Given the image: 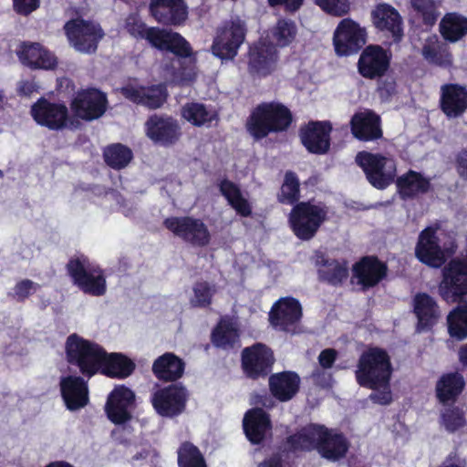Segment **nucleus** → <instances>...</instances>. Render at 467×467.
Returning a JSON list of instances; mask_svg holds the SVG:
<instances>
[{
	"instance_id": "18",
	"label": "nucleus",
	"mask_w": 467,
	"mask_h": 467,
	"mask_svg": "<svg viewBox=\"0 0 467 467\" xmlns=\"http://www.w3.org/2000/svg\"><path fill=\"white\" fill-rule=\"evenodd\" d=\"M387 275V266L373 256L363 257L352 267L351 283L362 289L377 285Z\"/></svg>"
},
{
	"instance_id": "29",
	"label": "nucleus",
	"mask_w": 467,
	"mask_h": 467,
	"mask_svg": "<svg viewBox=\"0 0 467 467\" xmlns=\"http://www.w3.org/2000/svg\"><path fill=\"white\" fill-rule=\"evenodd\" d=\"M150 10L152 16L163 25H181L188 16L184 0H151Z\"/></svg>"
},
{
	"instance_id": "28",
	"label": "nucleus",
	"mask_w": 467,
	"mask_h": 467,
	"mask_svg": "<svg viewBox=\"0 0 467 467\" xmlns=\"http://www.w3.org/2000/svg\"><path fill=\"white\" fill-rule=\"evenodd\" d=\"M331 125L327 121H313L300 131L301 141L312 153H326L330 146Z\"/></svg>"
},
{
	"instance_id": "13",
	"label": "nucleus",
	"mask_w": 467,
	"mask_h": 467,
	"mask_svg": "<svg viewBox=\"0 0 467 467\" xmlns=\"http://www.w3.org/2000/svg\"><path fill=\"white\" fill-rule=\"evenodd\" d=\"M67 36L70 44L79 52H95L99 41L104 33L101 27L93 22L75 19L65 25Z\"/></svg>"
},
{
	"instance_id": "46",
	"label": "nucleus",
	"mask_w": 467,
	"mask_h": 467,
	"mask_svg": "<svg viewBox=\"0 0 467 467\" xmlns=\"http://www.w3.org/2000/svg\"><path fill=\"white\" fill-rule=\"evenodd\" d=\"M177 454L179 467H207L204 456L200 449L191 441L182 442Z\"/></svg>"
},
{
	"instance_id": "9",
	"label": "nucleus",
	"mask_w": 467,
	"mask_h": 467,
	"mask_svg": "<svg viewBox=\"0 0 467 467\" xmlns=\"http://www.w3.org/2000/svg\"><path fill=\"white\" fill-rule=\"evenodd\" d=\"M246 26L240 17L224 21L218 28L212 45L213 54L221 59H234L245 39Z\"/></svg>"
},
{
	"instance_id": "44",
	"label": "nucleus",
	"mask_w": 467,
	"mask_h": 467,
	"mask_svg": "<svg viewBox=\"0 0 467 467\" xmlns=\"http://www.w3.org/2000/svg\"><path fill=\"white\" fill-rule=\"evenodd\" d=\"M211 340L216 348H234L239 341L238 329L230 321L221 320L212 331Z\"/></svg>"
},
{
	"instance_id": "26",
	"label": "nucleus",
	"mask_w": 467,
	"mask_h": 467,
	"mask_svg": "<svg viewBox=\"0 0 467 467\" xmlns=\"http://www.w3.org/2000/svg\"><path fill=\"white\" fill-rule=\"evenodd\" d=\"M302 317V308L298 300L288 297L275 304L269 315L273 327L285 332H291Z\"/></svg>"
},
{
	"instance_id": "58",
	"label": "nucleus",
	"mask_w": 467,
	"mask_h": 467,
	"mask_svg": "<svg viewBox=\"0 0 467 467\" xmlns=\"http://www.w3.org/2000/svg\"><path fill=\"white\" fill-rule=\"evenodd\" d=\"M213 294H194V297L192 299V305L198 307L209 306L212 303Z\"/></svg>"
},
{
	"instance_id": "38",
	"label": "nucleus",
	"mask_w": 467,
	"mask_h": 467,
	"mask_svg": "<svg viewBox=\"0 0 467 467\" xmlns=\"http://www.w3.org/2000/svg\"><path fill=\"white\" fill-rule=\"evenodd\" d=\"M20 61L30 67L52 69L57 65L55 56L39 44H24L17 52Z\"/></svg>"
},
{
	"instance_id": "43",
	"label": "nucleus",
	"mask_w": 467,
	"mask_h": 467,
	"mask_svg": "<svg viewBox=\"0 0 467 467\" xmlns=\"http://www.w3.org/2000/svg\"><path fill=\"white\" fill-rule=\"evenodd\" d=\"M430 180L420 173L410 171L397 180V187L403 199L425 193L430 188Z\"/></svg>"
},
{
	"instance_id": "33",
	"label": "nucleus",
	"mask_w": 467,
	"mask_h": 467,
	"mask_svg": "<svg viewBox=\"0 0 467 467\" xmlns=\"http://www.w3.org/2000/svg\"><path fill=\"white\" fill-rule=\"evenodd\" d=\"M300 377L295 371H282L271 374L268 379L272 396L281 402L292 400L299 391Z\"/></svg>"
},
{
	"instance_id": "4",
	"label": "nucleus",
	"mask_w": 467,
	"mask_h": 467,
	"mask_svg": "<svg viewBox=\"0 0 467 467\" xmlns=\"http://www.w3.org/2000/svg\"><path fill=\"white\" fill-rule=\"evenodd\" d=\"M104 347L86 339L77 333L70 334L65 342L66 360L88 379L99 374Z\"/></svg>"
},
{
	"instance_id": "5",
	"label": "nucleus",
	"mask_w": 467,
	"mask_h": 467,
	"mask_svg": "<svg viewBox=\"0 0 467 467\" xmlns=\"http://www.w3.org/2000/svg\"><path fill=\"white\" fill-rule=\"evenodd\" d=\"M438 223L422 230L415 246V256L421 263L433 267H441L446 260L455 254L457 244L451 236L442 240Z\"/></svg>"
},
{
	"instance_id": "3",
	"label": "nucleus",
	"mask_w": 467,
	"mask_h": 467,
	"mask_svg": "<svg viewBox=\"0 0 467 467\" xmlns=\"http://www.w3.org/2000/svg\"><path fill=\"white\" fill-rule=\"evenodd\" d=\"M125 28L132 36L146 39L160 50L171 51L180 57L189 58L191 64L194 63L192 47L180 34L157 27L148 28L136 14L126 18Z\"/></svg>"
},
{
	"instance_id": "55",
	"label": "nucleus",
	"mask_w": 467,
	"mask_h": 467,
	"mask_svg": "<svg viewBox=\"0 0 467 467\" xmlns=\"http://www.w3.org/2000/svg\"><path fill=\"white\" fill-rule=\"evenodd\" d=\"M337 351L334 348H326L318 356V361L323 368H330L337 358Z\"/></svg>"
},
{
	"instance_id": "1",
	"label": "nucleus",
	"mask_w": 467,
	"mask_h": 467,
	"mask_svg": "<svg viewBox=\"0 0 467 467\" xmlns=\"http://www.w3.org/2000/svg\"><path fill=\"white\" fill-rule=\"evenodd\" d=\"M350 443L344 433L325 425L310 423L285 437L279 444L283 453L317 451L322 458L336 462L344 458Z\"/></svg>"
},
{
	"instance_id": "36",
	"label": "nucleus",
	"mask_w": 467,
	"mask_h": 467,
	"mask_svg": "<svg viewBox=\"0 0 467 467\" xmlns=\"http://www.w3.org/2000/svg\"><path fill=\"white\" fill-rule=\"evenodd\" d=\"M465 379L460 372L443 373L435 385V395L440 403L455 402L465 389Z\"/></svg>"
},
{
	"instance_id": "21",
	"label": "nucleus",
	"mask_w": 467,
	"mask_h": 467,
	"mask_svg": "<svg viewBox=\"0 0 467 467\" xmlns=\"http://www.w3.org/2000/svg\"><path fill=\"white\" fill-rule=\"evenodd\" d=\"M390 54L379 46H368L358 59V71L367 78L383 76L389 68Z\"/></svg>"
},
{
	"instance_id": "6",
	"label": "nucleus",
	"mask_w": 467,
	"mask_h": 467,
	"mask_svg": "<svg viewBox=\"0 0 467 467\" xmlns=\"http://www.w3.org/2000/svg\"><path fill=\"white\" fill-rule=\"evenodd\" d=\"M292 121L289 109L280 103H263L251 114L247 130L255 139H262L270 132L285 130Z\"/></svg>"
},
{
	"instance_id": "16",
	"label": "nucleus",
	"mask_w": 467,
	"mask_h": 467,
	"mask_svg": "<svg viewBox=\"0 0 467 467\" xmlns=\"http://www.w3.org/2000/svg\"><path fill=\"white\" fill-rule=\"evenodd\" d=\"M67 272L74 283L84 292H104L105 277L99 268L92 267L85 258L71 259Z\"/></svg>"
},
{
	"instance_id": "11",
	"label": "nucleus",
	"mask_w": 467,
	"mask_h": 467,
	"mask_svg": "<svg viewBox=\"0 0 467 467\" xmlns=\"http://www.w3.org/2000/svg\"><path fill=\"white\" fill-rule=\"evenodd\" d=\"M356 161L375 188L385 189L394 181L397 168L391 157L363 151L357 155Z\"/></svg>"
},
{
	"instance_id": "40",
	"label": "nucleus",
	"mask_w": 467,
	"mask_h": 467,
	"mask_svg": "<svg viewBox=\"0 0 467 467\" xmlns=\"http://www.w3.org/2000/svg\"><path fill=\"white\" fill-rule=\"evenodd\" d=\"M218 185L222 195L237 214L248 217L252 213L251 203L237 184L228 180H222Z\"/></svg>"
},
{
	"instance_id": "32",
	"label": "nucleus",
	"mask_w": 467,
	"mask_h": 467,
	"mask_svg": "<svg viewBox=\"0 0 467 467\" xmlns=\"http://www.w3.org/2000/svg\"><path fill=\"white\" fill-rule=\"evenodd\" d=\"M374 26L380 31L392 36L394 42H400L403 36L402 18L399 12L389 5L380 4L372 12Z\"/></svg>"
},
{
	"instance_id": "41",
	"label": "nucleus",
	"mask_w": 467,
	"mask_h": 467,
	"mask_svg": "<svg viewBox=\"0 0 467 467\" xmlns=\"http://www.w3.org/2000/svg\"><path fill=\"white\" fill-rule=\"evenodd\" d=\"M421 53L423 57L431 64L449 67L452 63L448 45L441 41L437 35H431L426 38Z\"/></svg>"
},
{
	"instance_id": "30",
	"label": "nucleus",
	"mask_w": 467,
	"mask_h": 467,
	"mask_svg": "<svg viewBox=\"0 0 467 467\" xmlns=\"http://www.w3.org/2000/svg\"><path fill=\"white\" fill-rule=\"evenodd\" d=\"M184 360L173 352H165L152 363L151 371L154 377L164 383H177L185 371Z\"/></svg>"
},
{
	"instance_id": "59",
	"label": "nucleus",
	"mask_w": 467,
	"mask_h": 467,
	"mask_svg": "<svg viewBox=\"0 0 467 467\" xmlns=\"http://www.w3.org/2000/svg\"><path fill=\"white\" fill-rule=\"evenodd\" d=\"M457 170L460 176L467 180V151L459 154L457 159Z\"/></svg>"
},
{
	"instance_id": "20",
	"label": "nucleus",
	"mask_w": 467,
	"mask_h": 467,
	"mask_svg": "<svg viewBox=\"0 0 467 467\" xmlns=\"http://www.w3.org/2000/svg\"><path fill=\"white\" fill-rule=\"evenodd\" d=\"M320 280L333 285L343 283L348 277V262L330 258L325 252L317 250L312 256Z\"/></svg>"
},
{
	"instance_id": "60",
	"label": "nucleus",
	"mask_w": 467,
	"mask_h": 467,
	"mask_svg": "<svg viewBox=\"0 0 467 467\" xmlns=\"http://www.w3.org/2000/svg\"><path fill=\"white\" fill-rule=\"evenodd\" d=\"M16 289V292H29L30 290H38L40 289V286L38 284L34 283L31 280L26 279L17 283Z\"/></svg>"
},
{
	"instance_id": "45",
	"label": "nucleus",
	"mask_w": 467,
	"mask_h": 467,
	"mask_svg": "<svg viewBox=\"0 0 467 467\" xmlns=\"http://www.w3.org/2000/svg\"><path fill=\"white\" fill-rule=\"evenodd\" d=\"M182 117L194 126L210 125L217 118L216 111L202 103H188L182 109Z\"/></svg>"
},
{
	"instance_id": "14",
	"label": "nucleus",
	"mask_w": 467,
	"mask_h": 467,
	"mask_svg": "<svg viewBox=\"0 0 467 467\" xmlns=\"http://www.w3.org/2000/svg\"><path fill=\"white\" fill-rule=\"evenodd\" d=\"M364 27L350 18L342 19L334 31L333 44L338 56L357 53L366 43Z\"/></svg>"
},
{
	"instance_id": "54",
	"label": "nucleus",
	"mask_w": 467,
	"mask_h": 467,
	"mask_svg": "<svg viewBox=\"0 0 467 467\" xmlns=\"http://www.w3.org/2000/svg\"><path fill=\"white\" fill-rule=\"evenodd\" d=\"M15 10L21 15H28L38 7V0H13Z\"/></svg>"
},
{
	"instance_id": "48",
	"label": "nucleus",
	"mask_w": 467,
	"mask_h": 467,
	"mask_svg": "<svg viewBox=\"0 0 467 467\" xmlns=\"http://www.w3.org/2000/svg\"><path fill=\"white\" fill-rule=\"evenodd\" d=\"M442 0H410L414 11L422 18L427 26H432L440 16L439 8Z\"/></svg>"
},
{
	"instance_id": "51",
	"label": "nucleus",
	"mask_w": 467,
	"mask_h": 467,
	"mask_svg": "<svg viewBox=\"0 0 467 467\" xmlns=\"http://www.w3.org/2000/svg\"><path fill=\"white\" fill-rule=\"evenodd\" d=\"M441 422L449 432H454L466 423L462 409L453 406L444 410L441 413Z\"/></svg>"
},
{
	"instance_id": "56",
	"label": "nucleus",
	"mask_w": 467,
	"mask_h": 467,
	"mask_svg": "<svg viewBox=\"0 0 467 467\" xmlns=\"http://www.w3.org/2000/svg\"><path fill=\"white\" fill-rule=\"evenodd\" d=\"M290 454L283 453L278 447V452L273 453L270 457L265 459L259 463L258 467H284L282 456L288 457Z\"/></svg>"
},
{
	"instance_id": "49",
	"label": "nucleus",
	"mask_w": 467,
	"mask_h": 467,
	"mask_svg": "<svg viewBox=\"0 0 467 467\" xmlns=\"http://www.w3.org/2000/svg\"><path fill=\"white\" fill-rule=\"evenodd\" d=\"M104 159L107 164L114 169H122L132 159L131 150L121 144H115L104 150Z\"/></svg>"
},
{
	"instance_id": "15",
	"label": "nucleus",
	"mask_w": 467,
	"mask_h": 467,
	"mask_svg": "<svg viewBox=\"0 0 467 467\" xmlns=\"http://www.w3.org/2000/svg\"><path fill=\"white\" fill-rule=\"evenodd\" d=\"M165 227L174 235L196 246H204L210 241V233L205 223L191 216L170 217L164 221Z\"/></svg>"
},
{
	"instance_id": "63",
	"label": "nucleus",
	"mask_w": 467,
	"mask_h": 467,
	"mask_svg": "<svg viewBox=\"0 0 467 467\" xmlns=\"http://www.w3.org/2000/svg\"><path fill=\"white\" fill-rule=\"evenodd\" d=\"M45 467H74V466L66 461H55V462H49Z\"/></svg>"
},
{
	"instance_id": "23",
	"label": "nucleus",
	"mask_w": 467,
	"mask_h": 467,
	"mask_svg": "<svg viewBox=\"0 0 467 467\" xmlns=\"http://www.w3.org/2000/svg\"><path fill=\"white\" fill-rule=\"evenodd\" d=\"M121 94L129 100L149 109L160 108L167 98L164 85L143 87L137 83H129L120 88Z\"/></svg>"
},
{
	"instance_id": "2",
	"label": "nucleus",
	"mask_w": 467,
	"mask_h": 467,
	"mask_svg": "<svg viewBox=\"0 0 467 467\" xmlns=\"http://www.w3.org/2000/svg\"><path fill=\"white\" fill-rule=\"evenodd\" d=\"M393 368L386 349L368 347L358 358L355 378L363 388L374 390L368 399L376 404L389 405L392 402L390 380Z\"/></svg>"
},
{
	"instance_id": "27",
	"label": "nucleus",
	"mask_w": 467,
	"mask_h": 467,
	"mask_svg": "<svg viewBox=\"0 0 467 467\" xmlns=\"http://www.w3.org/2000/svg\"><path fill=\"white\" fill-rule=\"evenodd\" d=\"M136 369L135 362L121 352H108L103 350L99 374L109 379H125L131 376Z\"/></svg>"
},
{
	"instance_id": "64",
	"label": "nucleus",
	"mask_w": 467,
	"mask_h": 467,
	"mask_svg": "<svg viewBox=\"0 0 467 467\" xmlns=\"http://www.w3.org/2000/svg\"><path fill=\"white\" fill-rule=\"evenodd\" d=\"M211 291H212V287L207 283L200 284L196 287L193 288V292H198V293L211 292Z\"/></svg>"
},
{
	"instance_id": "12",
	"label": "nucleus",
	"mask_w": 467,
	"mask_h": 467,
	"mask_svg": "<svg viewBox=\"0 0 467 467\" xmlns=\"http://www.w3.org/2000/svg\"><path fill=\"white\" fill-rule=\"evenodd\" d=\"M135 408V392L121 384L115 386L108 395L104 410L110 422L115 425H123L132 420Z\"/></svg>"
},
{
	"instance_id": "31",
	"label": "nucleus",
	"mask_w": 467,
	"mask_h": 467,
	"mask_svg": "<svg viewBox=\"0 0 467 467\" xmlns=\"http://www.w3.org/2000/svg\"><path fill=\"white\" fill-rule=\"evenodd\" d=\"M441 109L450 119L462 116L467 109V88L459 84L441 87Z\"/></svg>"
},
{
	"instance_id": "22",
	"label": "nucleus",
	"mask_w": 467,
	"mask_h": 467,
	"mask_svg": "<svg viewBox=\"0 0 467 467\" xmlns=\"http://www.w3.org/2000/svg\"><path fill=\"white\" fill-rule=\"evenodd\" d=\"M85 377L68 375L60 379V392L69 410H78L88 403V385Z\"/></svg>"
},
{
	"instance_id": "42",
	"label": "nucleus",
	"mask_w": 467,
	"mask_h": 467,
	"mask_svg": "<svg viewBox=\"0 0 467 467\" xmlns=\"http://www.w3.org/2000/svg\"><path fill=\"white\" fill-rule=\"evenodd\" d=\"M439 27L444 40L455 43L467 35V17L456 12L447 13Z\"/></svg>"
},
{
	"instance_id": "57",
	"label": "nucleus",
	"mask_w": 467,
	"mask_h": 467,
	"mask_svg": "<svg viewBox=\"0 0 467 467\" xmlns=\"http://www.w3.org/2000/svg\"><path fill=\"white\" fill-rule=\"evenodd\" d=\"M38 89L39 87L34 79L21 81L18 85V92L25 96H30L34 92H37Z\"/></svg>"
},
{
	"instance_id": "35",
	"label": "nucleus",
	"mask_w": 467,
	"mask_h": 467,
	"mask_svg": "<svg viewBox=\"0 0 467 467\" xmlns=\"http://www.w3.org/2000/svg\"><path fill=\"white\" fill-rule=\"evenodd\" d=\"M350 124L353 135L358 140H374L382 136L380 119L369 109H363L355 113Z\"/></svg>"
},
{
	"instance_id": "47",
	"label": "nucleus",
	"mask_w": 467,
	"mask_h": 467,
	"mask_svg": "<svg viewBox=\"0 0 467 467\" xmlns=\"http://www.w3.org/2000/svg\"><path fill=\"white\" fill-rule=\"evenodd\" d=\"M297 33L296 25L290 19H279L271 30V38L276 47H286L290 45Z\"/></svg>"
},
{
	"instance_id": "25",
	"label": "nucleus",
	"mask_w": 467,
	"mask_h": 467,
	"mask_svg": "<svg viewBox=\"0 0 467 467\" xmlns=\"http://www.w3.org/2000/svg\"><path fill=\"white\" fill-rule=\"evenodd\" d=\"M273 425L270 415L261 408L249 410L243 420V429L247 440L254 445L264 443Z\"/></svg>"
},
{
	"instance_id": "17",
	"label": "nucleus",
	"mask_w": 467,
	"mask_h": 467,
	"mask_svg": "<svg viewBox=\"0 0 467 467\" xmlns=\"http://www.w3.org/2000/svg\"><path fill=\"white\" fill-rule=\"evenodd\" d=\"M107 99L104 93L90 88L77 93L71 102L75 116L85 120H93L106 111Z\"/></svg>"
},
{
	"instance_id": "10",
	"label": "nucleus",
	"mask_w": 467,
	"mask_h": 467,
	"mask_svg": "<svg viewBox=\"0 0 467 467\" xmlns=\"http://www.w3.org/2000/svg\"><path fill=\"white\" fill-rule=\"evenodd\" d=\"M275 362L273 349L267 345L256 342L244 348L241 352V368L244 375L252 380L268 377Z\"/></svg>"
},
{
	"instance_id": "50",
	"label": "nucleus",
	"mask_w": 467,
	"mask_h": 467,
	"mask_svg": "<svg viewBox=\"0 0 467 467\" xmlns=\"http://www.w3.org/2000/svg\"><path fill=\"white\" fill-rule=\"evenodd\" d=\"M299 199V181L296 175L288 171L285 173L284 182L281 187V192L278 200L286 204H294Z\"/></svg>"
},
{
	"instance_id": "24",
	"label": "nucleus",
	"mask_w": 467,
	"mask_h": 467,
	"mask_svg": "<svg viewBox=\"0 0 467 467\" xmlns=\"http://www.w3.org/2000/svg\"><path fill=\"white\" fill-rule=\"evenodd\" d=\"M277 51L274 45L260 41L250 47L248 67L253 75L265 77L271 74L277 64Z\"/></svg>"
},
{
	"instance_id": "61",
	"label": "nucleus",
	"mask_w": 467,
	"mask_h": 467,
	"mask_svg": "<svg viewBox=\"0 0 467 467\" xmlns=\"http://www.w3.org/2000/svg\"><path fill=\"white\" fill-rule=\"evenodd\" d=\"M459 360L464 367H467V344H464L460 348Z\"/></svg>"
},
{
	"instance_id": "39",
	"label": "nucleus",
	"mask_w": 467,
	"mask_h": 467,
	"mask_svg": "<svg viewBox=\"0 0 467 467\" xmlns=\"http://www.w3.org/2000/svg\"><path fill=\"white\" fill-rule=\"evenodd\" d=\"M414 313L418 318L417 329L429 330L439 318V307L429 294H416L413 299Z\"/></svg>"
},
{
	"instance_id": "52",
	"label": "nucleus",
	"mask_w": 467,
	"mask_h": 467,
	"mask_svg": "<svg viewBox=\"0 0 467 467\" xmlns=\"http://www.w3.org/2000/svg\"><path fill=\"white\" fill-rule=\"evenodd\" d=\"M315 3L323 11L335 16H342L350 9L348 0H315Z\"/></svg>"
},
{
	"instance_id": "7",
	"label": "nucleus",
	"mask_w": 467,
	"mask_h": 467,
	"mask_svg": "<svg viewBox=\"0 0 467 467\" xmlns=\"http://www.w3.org/2000/svg\"><path fill=\"white\" fill-rule=\"evenodd\" d=\"M190 399L187 387L182 383L156 384L150 397V402L157 415L174 419L185 412Z\"/></svg>"
},
{
	"instance_id": "34",
	"label": "nucleus",
	"mask_w": 467,
	"mask_h": 467,
	"mask_svg": "<svg viewBox=\"0 0 467 467\" xmlns=\"http://www.w3.org/2000/svg\"><path fill=\"white\" fill-rule=\"evenodd\" d=\"M445 300L451 299L458 306L448 315V331L451 337L462 340L467 337V294H441Z\"/></svg>"
},
{
	"instance_id": "37",
	"label": "nucleus",
	"mask_w": 467,
	"mask_h": 467,
	"mask_svg": "<svg viewBox=\"0 0 467 467\" xmlns=\"http://www.w3.org/2000/svg\"><path fill=\"white\" fill-rule=\"evenodd\" d=\"M148 137L163 145L173 143L179 136L178 126L171 118L150 117L146 123Z\"/></svg>"
},
{
	"instance_id": "8",
	"label": "nucleus",
	"mask_w": 467,
	"mask_h": 467,
	"mask_svg": "<svg viewBox=\"0 0 467 467\" xmlns=\"http://www.w3.org/2000/svg\"><path fill=\"white\" fill-rule=\"evenodd\" d=\"M327 215V208L322 202H302L294 206L289 223L295 234L301 240L311 239Z\"/></svg>"
},
{
	"instance_id": "62",
	"label": "nucleus",
	"mask_w": 467,
	"mask_h": 467,
	"mask_svg": "<svg viewBox=\"0 0 467 467\" xmlns=\"http://www.w3.org/2000/svg\"><path fill=\"white\" fill-rule=\"evenodd\" d=\"M195 78V72H194V69H193V67H192L191 68H189L188 72L187 73H182V82H191Z\"/></svg>"
},
{
	"instance_id": "19",
	"label": "nucleus",
	"mask_w": 467,
	"mask_h": 467,
	"mask_svg": "<svg viewBox=\"0 0 467 467\" xmlns=\"http://www.w3.org/2000/svg\"><path fill=\"white\" fill-rule=\"evenodd\" d=\"M34 119L40 125L50 130H61L67 127L68 111L62 103H51L40 99L31 108Z\"/></svg>"
},
{
	"instance_id": "53",
	"label": "nucleus",
	"mask_w": 467,
	"mask_h": 467,
	"mask_svg": "<svg viewBox=\"0 0 467 467\" xmlns=\"http://www.w3.org/2000/svg\"><path fill=\"white\" fill-rule=\"evenodd\" d=\"M272 7H281L285 12L294 14L297 12L304 4V0H267Z\"/></svg>"
}]
</instances>
